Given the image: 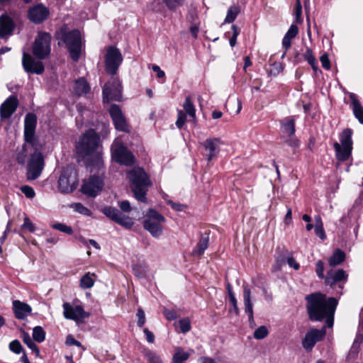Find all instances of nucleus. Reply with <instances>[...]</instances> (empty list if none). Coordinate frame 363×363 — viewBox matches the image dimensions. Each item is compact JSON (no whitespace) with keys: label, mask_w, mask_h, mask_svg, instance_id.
I'll list each match as a JSON object with an SVG mask.
<instances>
[{"label":"nucleus","mask_w":363,"mask_h":363,"mask_svg":"<svg viewBox=\"0 0 363 363\" xmlns=\"http://www.w3.org/2000/svg\"><path fill=\"white\" fill-rule=\"evenodd\" d=\"M306 300L309 318L313 321L325 319L327 326L331 328L333 325L337 300L333 297L328 298L321 293L311 294L306 296Z\"/></svg>","instance_id":"1"},{"label":"nucleus","mask_w":363,"mask_h":363,"mask_svg":"<svg viewBox=\"0 0 363 363\" xmlns=\"http://www.w3.org/2000/svg\"><path fill=\"white\" fill-rule=\"evenodd\" d=\"M127 177L135 199L147 203L146 195L152 182L145 171L140 167H134L128 172Z\"/></svg>","instance_id":"2"},{"label":"nucleus","mask_w":363,"mask_h":363,"mask_svg":"<svg viewBox=\"0 0 363 363\" xmlns=\"http://www.w3.org/2000/svg\"><path fill=\"white\" fill-rule=\"evenodd\" d=\"M76 148L78 153L83 157L94 155L98 164L102 162L99 151L101 148L100 138L94 130L89 129L86 131L77 143Z\"/></svg>","instance_id":"3"},{"label":"nucleus","mask_w":363,"mask_h":363,"mask_svg":"<svg viewBox=\"0 0 363 363\" xmlns=\"http://www.w3.org/2000/svg\"><path fill=\"white\" fill-rule=\"evenodd\" d=\"M352 135V130L346 128L340 134V143L335 142L333 144L335 156L339 161H347L351 156L353 144Z\"/></svg>","instance_id":"4"},{"label":"nucleus","mask_w":363,"mask_h":363,"mask_svg":"<svg viewBox=\"0 0 363 363\" xmlns=\"http://www.w3.org/2000/svg\"><path fill=\"white\" fill-rule=\"evenodd\" d=\"M79 184L78 174L73 166H67L62 170L58 179V189L62 193L74 191Z\"/></svg>","instance_id":"5"},{"label":"nucleus","mask_w":363,"mask_h":363,"mask_svg":"<svg viewBox=\"0 0 363 363\" xmlns=\"http://www.w3.org/2000/svg\"><path fill=\"white\" fill-rule=\"evenodd\" d=\"M62 40L65 43L71 58L77 62L79 59L82 49L81 34L78 30H73L62 35Z\"/></svg>","instance_id":"6"},{"label":"nucleus","mask_w":363,"mask_h":363,"mask_svg":"<svg viewBox=\"0 0 363 363\" xmlns=\"http://www.w3.org/2000/svg\"><path fill=\"white\" fill-rule=\"evenodd\" d=\"M165 220L163 216L150 208L147 213V218L143 222L144 228L153 237L158 238L162 233V223Z\"/></svg>","instance_id":"7"},{"label":"nucleus","mask_w":363,"mask_h":363,"mask_svg":"<svg viewBox=\"0 0 363 363\" xmlns=\"http://www.w3.org/2000/svg\"><path fill=\"white\" fill-rule=\"evenodd\" d=\"M51 35L48 33L40 32L35 39L33 45V53L38 60H44L49 56Z\"/></svg>","instance_id":"8"},{"label":"nucleus","mask_w":363,"mask_h":363,"mask_svg":"<svg viewBox=\"0 0 363 363\" xmlns=\"http://www.w3.org/2000/svg\"><path fill=\"white\" fill-rule=\"evenodd\" d=\"M111 150L113 159L118 163L126 166L132 165L134 163V156L121 141L116 140L113 143Z\"/></svg>","instance_id":"9"},{"label":"nucleus","mask_w":363,"mask_h":363,"mask_svg":"<svg viewBox=\"0 0 363 363\" xmlns=\"http://www.w3.org/2000/svg\"><path fill=\"white\" fill-rule=\"evenodd\" d=\"M123 57L120 50L115 47H109L105 56V67L106 72L114 75L122 63Z\"/></svg>","instance_id":"10"},{"label":"nucleus","mask_w":363,"mask_h":363,"mask_svg":"<svg viewBox=\"0 0 363 363\" xmlns=\"http://www.w3.org/2000/svg\"><path fill=\"white\" fill-rule=\"evenodd\" d=\"M44 167V159L40 152L33 153L27 167V178L29 180L36 179L41 174Z\"/></svg>","instance_id":"11"},{"label":"nucleus","mask_w":363,"mask_h":363,"mask_svg":"<svg viewBox=\"0 0 363 363\" xmlns=\"http://www.w3.org/2000/svg\"><path fill=\"white\" fill-rule=\"evenodd\" d=\"M102 212L110 219L118 223L120 225L130 229L133 225L134 222L133 220L123 214L118 209L113 207H105L102 210Z\"/></svg>","instance_id":"12"},{"label":"nucleus","mask_w":363,"mask_h":363,"mask_svg":"<svg viewBox=\"0 0 363 363\" xmlns=\"http://www.w3.org/2000/svg\"><path fill=\"white\" fill-rule=\"evenodd\" d=\"M37 124L36 116L33 113L26 114L24 120V139L25 141L36 148L35 130Z\"/></svg>","instance_id":"13"},{"label":"nucleus","mask_w":363,"mask_h":363,"mask_svg":"<svg viewBox=\"0 0 363 363\" xmlns=\"http://www.w3.org/2000/svg\"><path fill=\"white\" fill-rule=\"evenodd\" d=\"M103 179L98 176H91L84 182L82 192L91 197H95L103 189Z\"/></svg>","instance_id":"14"},{"label":"nucleus","mask_w":363,"mask_h":363,"mask_svg":"<svg viewBox=\"0 0 363 363\" xmlns=\"http://www.w3.org/2000/svg\"><path fill=\"white\" fill-rule=\"evenodd\" d=\"M104 99L109 101H120L121 99V84L116 79L107 82L103 87Z\"/></svg>","instance_id":"15"},{"label":"nucleus","mask_w":363,"mask_h":363,"mask_svg":"<svg viewBox=\"0 0 363 363\" xmlns=\"http://www.w3.org/2000/svg\"><path fill=\"white\" fill-rule=\"evenodd\" d=\"M22 65L25 72L31 74H42L44 70L43 62L35 60L30 54L23 52L22 56Z\"/></svg>","instance_id":"16"},{"label":"nucleus","mask_w":363,"mask_h":363,"mask_svg":"<svg viewBox=\"0 0 363 363\" xmlns=\"http://www.w3.org/2000/svg\"><path fill=\"white\" fill-rule=\"evenodd\" d=\"M63 315L66 319L79 320L89 316V314L84 311L81 306H72L69 303H64Z\"/></svg>","instance_id":"17"},{"label":"nucleus","mask_w":363,"mask_h":363,"mask_svg":"<svg viewBox=\"0 0 363 363\" xmlns=\"http://www.w3.org/2000/svg\"><path fill=\"white\" fill-rule=\"evenodd\" d=\"M109 113L113 120L114 126L117 130L128 132V125L126 123L120 107L116 104H113L109 108Z\"/></svg>","instance_id":"18"},{"label":"nucleus","mask_w":363,"mask_h":363,"mask_svg":"<svg viewBox=\"0 0 363 363\" xmlns=\"http://www.w3.org/2000/svg\"><path fill=\"white\" fill-rule=\"evenodd\" d=\"M221 144V140L218 138H208L200 143L206 152L204 156L208 162L217 157Z\"/></svg>","instance_id":"19"},{"label":"nucleus","mask_w":363,"mask_h":363,"mask_svg":"<svg viewBox=\"0 0 363 363\" xmlns=\"http://www.w3.org/2000/svg\"><path fill=\"white\" fill-rule=\"evenodd\" d=\"M325 328H322L321 330L315 328L309 330L302 341L303 348L306 350H311L315 343L321 340L325 337Z\"/></svg>","instance_id":"20"},{"label":"nucleus","mask_w":363,"mask_h":363,"mask_svg":"<svg viewBox=\"0 0 363 363\" xmlns=\"http://www.w3.org/2000/svg\"><path fill=\"white\" fill-rule=\"evenodd\" d=\"M18 100L14 95L10 96L0 106V117L1 120L9 118L16 111Z\"/></svg>","instance_id":"21"},{"label":"nucleus","mask_w":363,"mask_h":363,"mask_svg":"<svg viewBox=\"0 0 363 363\" xmlns=\"http://www.w3.org/2000/svg\"><path fill=\"white\" fill-rule=\"evenodd\" d=\"M243 301L245 312L248 315L250 326L253 328L255 325L253 317V306L251 302V291L247 285H243Z\"/></svg>","instance_id":"22"},{"label":"nucleus","mask_w":363,"mask_h":363,"mask_svg":"<svg viewBox=\"0 0 363 363\" xmlns=\"http://www.w3.org/2000/svg\"><path fill=\"white\" fill-rule=\"evenodd\" d=\"M49 15V11L43 5H37L29 10L28 16L31 21L39 23L45 21Z\"/></svg>","instance_id":"23"},{"label":"nucleus","mask_w":363,"mask_h":363,"mask_svg":"<svg viewBox=\"0 0 363 363\" xmlns=\"http://www.w3.org/2000/svg\"><path fill=\"white\" fill-rule=\"evenodd\" d=\"M347 279V274L345 271L342 269H337L335 272L330 271L328 272L325 278V283L326 285L333 286L336 283L342 281H346Z\"/></svg>","instance_id":"24"},{"label":"nucleus","mask_w":363,"mask_h":363,"mask_svg":"<svg viewBox=\"0 0 363 363\" xmlns=\"http://www.w3.org/2000/svg\"><path fill=\"white\" fill-rule=\"evenodd\" d=\"M13 309L16 318L23 320L31 313V307L18 300L13 301Z\"/></svg>","instance_id":"25"},{"label":"nucleus","mask_w":363,"mask_h":363,"mask_svg":"<svg viewBox=\"0 0 363 363\" xmlns=\"http://www.w3.org/2000/svg\"><path fill=\"white\" fill-rule=\"evenodd\" d=\"M13 30L12 20L7 16H0V38H4L10 35Z\"/></svg>","instance_id":"26"},{"label":"nucleus","mask_w":363,"mask_h":363,"mask_svg":"<svg viewBox=\"0 0 363 363\" xmlns=\"http://www.w3.org/2000/svg\"><path fill=\"white\" fill-rule=\"evenodd\" d=\"M298 33V26H296L295 24L291 25L289 29L287 30L286 33L285 34L282 40V46L285 48L286 51H287L291 48V40L296 38Z\"/></svg>","instance_id":"27"},{"label":"nucleus","mask_w":363,"mask_h":363,"mask_svg":"<svg viewBox=\"0 0 363 363\" xmlns=\"http://www.w3.org/2000/svg\"><path fill=\"white\" fill-rule=\"evenodd\" d=\"M350 99L352 101V110L356 118L360 123L363 124V107L354 94H350Z\"/></svg>","instance_id":"28"},{"label":"nucleus","mask_w":363,"mask_h":363,"mask_svg":"<svg viewBox=\"0 0 363 363\" xmlns=\"http://www.w3.org/2000/svg\"><path fill=\"white\" fill-rule=\"evenodd\" d=\"M73 89L75 94L80 96L86 94L90 90V86L86 80L82 77L75 81Z\"/></svg>","instance_id":"29"},{"label":"nucleus","mask_w":363,"mask_h":363,"mask_svg":"<svg viewBox=\"0 0 363 363\" xmlns=\"http://www.w3.org/2000/svg\"><path fill=\"white\" fill-rule=\"evenodd\" d=\"M209 238L207 234L202 235L192 252L194 256L201 257L208 247Z\"/></svg>","instance_id":"30"},{"label":"nucleus","mask_w":363,"mask_h":363,"mask_svg":"<svg viewBox=\"0 0 363 363\" xmlns=\"http://www.w3.org/2000/svg\"><path fill=\"white\" fill-rule=\"evenodd\" d=\"M190 356V352H185L182 347H176L171 363H184Z\"/></svg>","instance_id":"31"},{"label":"nucleus","mask_w":363,"mask_h":363,"mask_svg":"<svg viewBox=\"0 0 363 363\" xmlns=\"http://www.w3.org/2000/svg\"><path fill=\"white\" fill-rule=\"evenodd\" d=\"M345 259V252L342 250L337 249L333 254V255L329 258L328 263L331 267H335L337 265L340 264L342 262H343Z\"/></svg>","instance_id":"32"},{"label":"nucleus","mask_w":363,"mask_h":363,"mask_svg":"<svg viewBox=\"0 0 363 363\" xmlns=\"http://www.w3.org/2000/svg\"><path fill=\"white\" fill-rule=\"evenodd\" d=\"M282 131L289 136H291L295 133V121L293 118H287L281 122Z\"/></svg>","instance_id":"33"},{"label":"nucleus","mask_w":363,"mask_h":363,"mask_svg":"<svg viewBox=\"0 0 363 363\" xmlns=\"http://www.w3.org/2000/svg\"><path fill=\"white\" fill-rule=\"evenodd\" d=\"M183 108L186 115H189L193 121L196 119V109L190 96H187L183 104Z\"/></svg>","instance_id":"34"},{"label":"nucleus","mask_w":363,"mask_h":363,"mask_svg":"<svg viewBox=\"0 0 363 363\" xmlns=\"http://www.w3.org/2000/svg\"><path fill=\"white\" fill-rule=\"evenodd\" d=\"M95 277L94 274L90 272L86 273L80 280V286L84 289H90L94 286V279L93 277Z\"/></svg>","instance_id":"35"},{"label":"nucleus","mask_w":363,"mask_h":363,"mask_svg":"<svg viewBox=\"0 0 363 363\" xmlns=\"http://www.w3.org/2000/svg\"><path fill=\"white\" fill-rule=\"evenodd\" d=\"M240 13V8L238 6H232L227 11L226 17L224 20V23H230L233 22Z\"/></svg>","instance_id":"36"},{"label":"nucleus","mask_w":363,"mask_h":363,"mask_svg":"<svg viewBox=\"0 0 363 363\" xmlns=\"http://www.w3.org/2000/svg\"><path fill=\"white\" fill-rule=\"evenodd\" d=\"M315 233L317 236H318L322 240H325L326 238L324 229L323 224L320 216H316L315 218Z\"/></svg>","instance_id":"37"},{"label":"nucleus","mask_w":363,"mask_h":363,"mask_svg":"<svg viewBox=\"0 0 363 363\" xmlns=\"http://www.w3.org/2000/svg\"><path fill=\"white\" fill-rule=\"evenodd\" d=\"M23 340L28 347L35 353L36 356L38 357L40 355V350L38 346L34 343L28 333L23 334Z\"/></svg>","instance_id":"38"},{"label":"nucleus","mask_w":363,"mask_h":363,"mask_svg":"<svg viewBox=\"0 0 363 363\" xmlns=\"http://www.w3.org/2000/svg\"><path fill=\"white\" fill-rule=\"evenodd\" d=\"M33 338L38 342H42L45 339V332L41 326H35L33 330Z\"/></svg>","instance_id":"39"},{"label":"nucleus","mask_w":363,"mask_h":363,"mask_svg":"<svg viewBox=\"0 0 363 363\" xmlns=\"http://www.w3.org/2000/svg\"><path fill=\"white\" fill-rule=\"evenodd\" d=\"M304 59L308 61L309 65H311L313 69L316 71L317 66L315 64V58L313 55V52L310 48H307L306 52L303 54Z\"/></svg>","instance_id":"40"},{"label":"nucleus","mask_w":363,"mask_h":363,"mask_svg":"<svg viewBox=\"0 0 363 363\" xmlns=\"http://www.w3.org/2000/svg\"><path fill=\"white\" fill-rule=\"evenodd\" d=\"M51 226L52 228L57 230L59 231H61L62 233H65L67 235H72L73 233L72 228L70 226L67 225L64 223H57L52 224Z\"/></svg>","instance_id":"41"},{"label":"nucleus","mask_w":363,"mask_h":363,"mask_svg":"<svg viewBox=\"0 0 363 363\" xmlns=\"http://www.w3.org/2000/svg\"><path fill=\"white\" fill-rule=\"evenodd\" d=\"M71 207L76 211L81 214L89 216L91 214V211L85 207L80 203H75L71 205Z\"/></svg>","instance_id":"42"},{"label":"nucleus","mask_w":363,"mask_h":363,"mask_svg":"<svg viewBox=\"0 0 363 363\" xmlns=\"http://www.w3.org/2000/svg\"><path fill=\"white\" fill-rule=\"evenodd\" d=\"M268 335V330L265 326H259L254 332V337L257 340L264 338Z\"/></svg>","instance_id":"43"},{"label":"nucleus","mask_w":363,"mask_h":363,"mask_svg":"<svg viewBox=\"0 0 363 363\" xmlns=\"http://www.w3.org/2000/svg\"><path fill=\"white\" fill-rule=\"evenodd\" d=\"M169 10H175L183 5L184 0H163Z\"/></svg>","instance_id":"44"},{"label":"nucleus","mask_w":363,"mask_h":363,"mask_svg":"<svg viewBox=\"0 0 363 363\" xmlns=\"http://www.w3.org/2000/svg\"><path fill=\"white\" fill-rule=\"evenodd\" d=\"M145 357L149 363H162L160 357L152 351L146 352Z\"/></svg>","instance_id":"45"},{"label":"nucleus","mask_w":363,"mask_h":363,"mask_svg":"<svg viewBox=\"0 0 363 363\" xmlns=\"http://www.w3.org/2000/svg\"><path fill=\"white\" fill-rule=\"evenodd\" d=\"M179 328L182 333H186L191 329L190 321L188 318H183L179 321Z\"/></svg>","instance_id":"46"},{"label":"nucleus","mask_w":363,"mask_h":363,"mask_svg":"<svg viewBox=\"0 0 363 363\" xmlns=\"http://www.w3.org/2000/svg\"><path fill=\"white\" fill-rule=\"evenodd\" d=\"M231 28L233 30V35L229 40V43L231 47H234L237 43V38L240 34V29L235 25H233Z\"/></svg>","instance_id":"47"},{"label":"nucleus","mask_w":363,"mask_h":363,"mask_svg":"<svg viewBox=\"0 0 363 363\" xmlns=\"http://www.w3.org/2000/svg\"><path fill=\"white\" fill-rule=\"evenodd\" d=\"M9 349L16 354H20L23 350L21 342L17 340H13L9 344Z\"/></svg>","instance_id":"48"},{"label":"nucleus","mask_w":363,"mask_h":363,"mask_svg":"<svg viewBox=\"0 0 363 363\" xmlns=\"http://www.w3.org/2000/svg\"><path fill=\"white\" fill-rule=\"evenodd\" d=\"M21 190L28 199H33L35 195V191L31 186L27 185L22 186Z\"/></svg>","instance_id":"49"},{"label":"nucleus","mask_w":363,"mask_h":363,"mask_svg":"<svg viewBox=\"0 0 363 363\" xmlns=\"http://www.w3.org/2000/svg\"><path fill=\"white\" fill-rule=\"evenodd\" d=\"M136 315L138 317L137 325L138 327L142 328L145 323V315L144 311L141 308H139L137 311Z\"/></svg>","instance_id":"50"},{"label":"nucleus","mask_w":363,"mask_h":363,"mask_svg":"<svg viewBox=\"0 0 363 363\" xmlns=\"http://www.w3.org/2000/svg\"><path fill=\"white\" fill-rule=\"evenodd\" d=\"M302 6L300 0H296V4L295 8V17L296 21L298 23H302L301 19Z\"/></svg>","instance_id":"51"},{"label":"nucleus","mask_w":363,"mask_h":363,"mask_svg":"<svg viewBox=\"0 0 363 363\" xmlns=\"http://www.w3.org/2000/svg\"><path fill=\"white\" fill-rule=\"evenodd\" d=\"M186 117V115L184 111H181V110L178 111V116H177V120L176 121V125L179 128H182V126L185 123Z\"/></svg>","instance_id":"52"},{"label":"nucleus","mask_w":363,"mask_h":363,"mask_svg":"<svg viewBox=\"0 0 363 363\" xmlns=\"http://www.w3.org/2000/svg\"><path fill=\"white\" fill-rule=\"evenodd\" d=\"M315 272H316L317 276L320 279L325 278L324 276V263L322 260H318L316 262Z\"/></svg>","instance_id":"53"},{"label":"nucleus","mask_w":363,"mask_h":363,"mask_svg":"<svg viewBox=\"0 0 363 363\" xmlns=\"http://www.w3.org/2000/svg\"><path fill=\"white\" fill-rule=\"evenodd\" d=\"M320 60L323 68H325L327 70L330 69V63L328 58V55L327 54L322 55L320 57Z\"/></svg>","instance_id":"54"},{"label":"nucleus","mask_w":363,"mask_h":363,"mask_svg":"<svg viewBox=\"0 0 363 363\" xmlns=\"http://www.w3.org/2000/svg\"><path fill=\"white\" fill-rule=\"evenodd\" d=\"M22 227L24 228H27L31 233L35 230V227L34 224L30 221V220L28 217L25 218L24 223Z\"/></svg>","instance_id":"55"},{"label":"nucleus","mask_w":363,"mask_h":363,"mask_svg":"<svg viewBox=\"0 0 363 363\" xmlns=\"http://www.w3.org/2000/svg\"><path fill=\"white\" fill-rule=\"evenodd\" d=\"M121 209L126 213H129L131 211L130 203L128 201H123L120 203Z\"/></svg>","instance_id":"56"},{"label":"nucleus","mask_w":363,"mask_h":363,"mask_svg":"<svg viewBox=\"0 0 363 363\" xmlns=\"http://www.w3.org/2000/svg\"><path fill=\"white\" fill-rule=\"evenodd\" d=\"M168 203L171 206V207L174 210H175L177 211H182L184 208V206L183 204L179 203H175L172 201H169Z\"/></svg>","instance_id":"57"},{"label":"nucleus","mask_w":363,"mask_h":363,"mask_svg":"<svg viewBox=\"0 0 363 363\" xmlns=\"http://www.w3.org/2000/svg\"><path fill=\"white\" fill-rule=\"evenodd\" d=\"M143 331L146 336L147 341L150 343H152L155 340V336L153 333L150 332L147 328H145Z\"/></svg>","instance_id":"58"},{"label":"nucleus","mask_w":363,"mask_h":363,"mask_svg":"<svg viewBox=\"0 0 363 363\" xmlns=\"http://www.w3.org/2000/svg\"><path fill=\"white\" fill-rule=\"evenodd\" d=\"M199 30V27L197 24L194 23L190 27V31L194 37V38L196 39L198 37V33Z\"/></svg>","instance_id":"59"},{"label":"nucleus","mask_w":363,"mask_h":363,"mask_svg":"<svg viewBox=\"0 0 363 363\" xmlns=\"http://www.w3.org/2000/svg\"><path fill=\"white\" fill-rule=\"evenodd\" d=\"M152 70L157 72V75L158 78H163L165 76V73L162 71L160 67L157 65L152 66Z\"/></svg>","instance_id":"60"},{"label":"nucleus","mask_w":363,"mask_h":363,"mask_svg":"<svg viewBox=\"0 0 363 363\" xmlns=\"http://www.w3.org/2000/svg\"><path fill=\"white\" fill-rule=\"evenodd\" d=\"M288 264L293 267L294 269L297 270L299 269V264L295 261V259L293 257H289L287 259Z\"/></svg>","instance_id":"61"},{"label":"nucleus","mask_w":363,"mask_h":363,"mask_svg":"<svg viewBox=\"0 0 363 363\" xmlns=\"http://www.w3.org/2000/svg\"><path fill=\"white\" fill-rule=\"evenodd\" d=\"M230 301L233 307V311H235L236 315L239 314V308L238 307L237 304V300L235 297V296H232L231 298L230 299Z\"/></svg>","instance_id":"62"},{"label":"nucleus","mask_w":363,"mask_h":363,"mask_svg":"<svg viewBox=\"0 0 363 363\" xmlns=\"http://www.w3.org/2000/svg\"><path fill=\"white\" fill-rule=\"evenodd\" d=\"M164 313L168 320H174L177 318L176 314L173 311L164 310Z\"/></svg>","instance_id":"63"},{"label":"nucleus","mask_w":363,"mask_h":363,"mask_svg":"<svg viewBox=\"0 0 363 363\" xmlns=\"http://www.w3.org/2000/svg\"><path fill=\"white\" fill-rule=\"evenodd\" d=\"M286 143L289 145L293 147H296L298 146V140L294 138L288 140Z\"/></svg>","instance_id":"64"}]
</instances>
